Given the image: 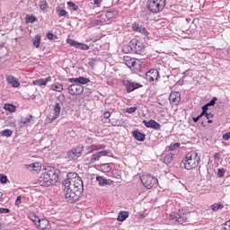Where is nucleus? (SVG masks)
Instances as JSON below:
<instances>
[{
  "instance_id": "6e6552de",
  "label": "nucleus",
  "mask_w": 230,
  "mask_h": 230,
  "mask_svg": "<svg viewBox=\"0 0 230 230\" xmlns=\"http://www.w3.org/2000/svg\"><path fill=\"white\" fill-rule=\"evenodd\" d=\"M146 80L150 85H157V82H159V71L156 69L149 70L146 73Z\"/></svg>"
},
{
  "instance_id": "4d7b16f0",
  "label": "nucleus",
  "mask_w": 230,
  "mask_h": 230,
  "mask_svg": "<svg viewBox=\"0 0 230 230\" xmlns=\"http://www.w3.org/2000/svg\"><path fill=\"white\" fill-rule=\"evenodd\" d=\"M105 119H109L111 118V112L110 111H105L103 114Z\"/></svg>"
},
{
  "instance_id": "de8ad7c7",
  "label": "nucleus",
  "mask_w": 230,
  "mask_h": 230,
  "mask_svg": "<svg viewBox=\"0 0 230 230\" xmlns=\"http://www.w3.org/2000/svg\"><path fill=\"white\" fill-rule=\"evenodd\" d=\"M97 154L99 155V157H106L107 155H109V151H99L97 152Z\"/></svg>"
},
{
  "instance_id": "37998d69",
  "label": "nucleus",
  "mask_w": 230,
  "mask_h": 230,
  "mask_svg": "<svg viewBox=\"0 0 230 230\" xmlns=\"http://www.w3.org/2000/svg\"><path fill=\"white\" fill-rule=\"evenodd\" d=\"M93 150L95 152H98V150H103L105 148V146L103 145H93Z\"/></svg>"
},
{
  "instance_id": "c756f323",
  "label": "nucleus",
  "mask_w": 230,
  "mask_h": 230,
  "mask_svg": "<svg viewBox=\"0 0 230 230\" xmlns=\"http://www.w3.org/2000/svg\"><path fill=\"white\" fill-rule=\"evenodd\" d=\"M12 134H13V131H12L11 129H4L0 132V136H2L3 137H12Z\"/></svg>"
},
{
  "instance_id": "7c9ffc66",
  "label": "nucleus",
  "mask_w": 230,
  "mask_h": 230,
  "mask_svg": "<svg viewBox=\"0 0 230 230\" xmlns=\"http://www.w3.org/2000/svg\"><path fill=\"white\" fill-rule=\"evenodd\" d=\"M212 211H218V209H224V204L222 203H214L210 206Z\"/></svg>"
},
{
  "instance_id": "f3484780",
  "label": "nucleus",
  "mask_w": 230,
  "mask_h": 230,
  "mask_svg": "<svg viewBox=\"0 0 230 230\" xmlns=\"http://www.w3.org/2000/svg\"><path fill=\"white\" fill-rule=\"evenodd\" d=\"M96 181L99 183V186H111V184H114V181L112 180H107L103 176H97Z\"/></svg>"
},
{
  "instance_id": "f8f14e48",
  "label": "nucleus",
  "mask_w": 230,
  "mask_h": 230,
  "mask_svg": "<svg viewBox=\"0 0 230 230\" xmlns=\"http://www.w3.org/2000/svg\"><path fill=\"white\" fill-rule=\"evenodd\" d=\"M36 226H38V229L40 230H50L51 225L49 224V221L48 219H39L36 223Z\"/></svg>"
},
{
  "instance_id": "69168bd1",
  "label": "nucleus",
  "mask_w": 230,
  "mask_h": 230,
  "mask_svg": "<svg viewBox=\"0 0 230 230\" xmlns=\"http://www.w3.org/2000/svg\"><path fill=\"white\" fill-rule=\"evenodd\" d=\"M146 217V216L145 214L140 213L138 218H145Z\"/></svg>"
},
{
  "instance_id": "09e8293b",
  "label": "nucleus",
  "mask_w": 230,
  "mask_h": 230,
  "mask_svg": "<svg viewBox=\"0 0 230 230\" xmlns=\"http://www.w3.org/2000/svg\"><path fill=\"white\" fill-rule=\"evenodd\" d=\"M22 196H18L16 198V201H15V207L19 208V206H21V204L22 203Z\"/></svg>"
},
{
  "instance_id": "4be33fe9",
  "label": "nucleus",
  "mask_w": 230,
  "mask_h": 230,
  "mask_svg": "<svg viewBox=\"0 0 230 230\" xmlns=\"http://www.w3.org/2000/svg\"><path fill=\"white\" fill-rule=\"evenodd\" d=\"M68 93L74 96H78L84 93V87H68Z\"/></svg>"
},
{
  "instance_id": "412c9836",
  "label": "nucleus",
  "mask_w": 230,
  "mask_h": 230,
  "mask_svg": "<svg viewBox=\"0 0 230 230\" xmlns=\"http://www.w3.org/2000/svg\"><path fill=\"white\" fill-rule=\"evenodd\" d=\"M118 13H119V11L116 9L110 10L106 12L105 17L108 21H111V19H116L118 17Z\"/></svg>"
},
{
  "instance_id": "5fc2aeb1",
  "label": "nucleus",
  "mask_w": 230,
  "mask_h": 230,
  "mask_svg": "<svg viewBox=\"0 0 230 230\" xmlns=\"http://www.w3.org/2000/svg\"><path fill=\"white\" fill-rule=\"evenodd\" d=\"M224 141H229L230 139V131L225 135H223Z\"/></svg>"
},
{
  "instance_id": "a211bd4d",
  "label": "nucleus",
  "mask_w": 230,
  "mask_h": 230,
  "mask_svg": "<svg viewBox=\"0 0 230 230\" xmlns=\"http://www.w3.org/2000/svg\"><path fill=\"white\" fill-rule=\"evenodd\" d=\"M169 102L177 105L181 102V93L178 92H172L169 95Z\"/></svg>"
},
{
  "instance_id": "20e7f679",
  "label": "nucleus",
  "mask_w": 230,
  "mask_h": 230,
  "mask_svg": "<svg viewBox=\"0 0 230 230\" xmlns=\"http://www.w3.org/2000/svg\"><path fill=\"white\" fill-rule=\"evenodd\" d=\"M146 6L150 13H160L166 6V0H147Z\"/></svg>"
},
{
  "instance_id": "052dcab7",
  "label": "nucleus",
  "mask_w": 230,
  "mask_h": 230,
  "mask_svg": "<svg viewBox=\"0 0 230 230\" xmlns=\"http://www.w3.org/2000/svg\"><path fill=\"white\" fill-rule=\"evenodd\" d=\"M202 118V116H198V117H194L193 119H192V121H194V123H197L198 121H199V119H200Z\"/></svg>"
},
{
  "instance_id": "aec40b11",
  "label": "nucleus",
  "mask_w": 230,
  "mask_h": 230,
  "mask_svg": "<svg viewBox=\"0 0 230 230\" xmlns=\"http://www.w3.org/2000/svg\"><path fill=\"white\" fill-rule=\"evenodd\" d=\"M98 161H100V155H98V152L86 157V163L88 164H94L98 163Z\"/></svg>"
},
{
  "instance_id": "b1692460",
  "label": "nucleus",
  "mask_w": 230,
  "mask_h": 230,
  "mask_svg": "<svg viewBox=\"0 0 230 230\" xmlns=\"http://www.w3.org/2000/svg\"><path fill=\"white\" fill-rule=\"evenodd\" d=\"M48 82H51V76H49L46 79H39V80L33 81L32 84L33 85L42 86V85H46Z\"/></svg>"
},
{
  "instance_id": "473e14b6",
  "label": "nucleus",
  "mask_w": 230,
  "mask_h": 230,
  "mask_svg": "<svg viewBox=\"0 0 230 230\" xmlns=\"http://www.w3.org/2000/svg\"><path fill=\"white\" fill-rule=\"evenodd\" d=\"M34 48H40V35H36L33 40Z\"/></svg>"
},
{
  "instance_id": "9d476101",
  "label": "nucleus",
  "mask_w": 230,
  "mask_h": 230,
  "mask_svg": "<svg viewBox=\"0 0 230 230\" xmlns=\"http://www.w3.org/2000/svg\"><path fill=\"white\" fill-rule=\"evenodd\" d=\"M188 215H190V212L184 208H181L175 215L174 220L178 222V224H184V222H187L188 220Z\"/></svg>"
},
{
  "instance_id": "39448f33",
  "label": "nucleus",
  "mask_w": 230,
  "mask_h": 230,
  "mask_svg": "<svg viewBox=\"0 0 230 230\" xmlns=\"http://www.w3.org/2000/svg\"><path fill=\"white\" fill-rule=\"evenodd\" d=\"M140 181L143 186H145V188H146L147 190H152V188H157L159 184V180H157V178H155L152 174H143L140 177Z\"/></svg>"
},
{
  "instance_id": "c85d7f7f",
  "label": "nucleus",
  "mask_w": 230,
  "mask_h": 230,
  "mask_svg": "<svg viewBox=\"0 0 230 230\" xmlns=\"http://www.w3.org/2000/svg\"><path fill=\"white\" fill-rule=\"evenodd\" d=\"M26 24H33V22H37V17L33 15H27L25 17Z\"/></svg>"
},
{
  "instance_id": "8fccbe9b",
  "label": "nucleus",
  "mask_w": 230,
  "mask_h": 230,
  "mask_svg": "<svg viewBox=\"0 0 230 230\" xmlns=\"http://www.w3.org/2000/svg\"><path fill=\"white\" fill-rule=\"evenodd\" d=\"M208 107H209V105H208V103L207 104H205L204 106H202V112L200 113V116H204V114H207V112H208Z\"/></svg>"
},
{
  "instance_id": "49530a36",
  "label": "nucleus",
  "mask_w": 230,
  "mask_h": 230,
  "mask_svg": "<svg viewBox=\"0 0 230 230\" xmlns=\"http://www.w3.org/2000/svg\"><path fill=\"white\" fill-rule=\"evenodd\" d=\"M47 39H49V40H55V39H58V37H57V35H55L51 32H48Z\"/></svg>"
},
{
  "instance_id": "e433bc0d",
  "label": "nucleus",
  "mask_w": 230,
  "mask_h": 230,
  "mask_svg": "<svg viewBox=\"0 0 230 230\" xmlns=\"http://www.w3.org/2000/svg\"><path fill=\"white\" fill-rule=\"evenodd\" d=\"M29 218L30 220H31V222H35L36 224L39 221V217H37V215H35V213H30Z\"/></svg>"
},
{
  "instance_id": "4c0bfd02",
  "label": "nucleus",
  "mask_w": 230,
  "mask_h": 230,
  "mask_svg": "<svg viewBox=\"0 0 230 230\" xmlns=\"http://www.w3.org/2000/svg\"><path fill=\"white\" fill-rule=\"evenodd\" d=\"M180 146H181L180 143H174V144L169 146V150L171 152H173L174 150H177V148H179Z\"/></svg>"
},
{
  "instance_id": "9b49d317",
  "label": "nucleus",
  "mask_w": 230,
  "mask_h": 230,
  "mask_svg": "<svg viewBox=\"0 0 230 230\" xmlns=\"http://www.w3.org/2000/svg\"><path fill=\"white\" fill-rule=\"evenodd\" d=\"M66 42L69 44V46L76 48V49H82V51H87V49H89V45L85 43H80L73 39H67Z\"/></svg>"
},
{
  "instance_id": "c9c22d12",
  "label": "nucleus",
  "mask_w": 230,
  "mask_h": 230,
  "mask_svg": "<svg viewBox=\"0 0 230 230\" xmlns=\"http://www.w3.org/2000/svg\"><path fill=\"white\" fill-rule=\"evenodd\" d=\"M123 53H131L133 50L132 46L126 45L122 48Z\"/></svg>"
},
{
  "instance_id": "79ce46f5",
  "label": "nucleus",
  "mask_w": 230,
  "mask_h": 230,
  "mask_svg": "<svg viewBox=\"0 0 230 230\" xmlns=\"http://www.w3.org/2000/svg\"><path fill=\"white\" fill-rule=\"evenodd\" d=\"M0 182L6 184V182H8V177L4 174H0Z\"/></svg>"
},
{
  "instance_id": "6e6d98bb",
  "label": "nucleus",
  "mask_w": 230,
  "mask_h": 230,
  "mask_svg": "<svg viewBox=\"0 0 230 230\" xmlns=\"http://www.w3.org/2000/svg\"><path fill=\"white\" fill-rule=\"evenodd\" d=\"M0 213H1V214L10 213V209H9V208H0Z\"/></svg>"
},
{
  "instance_id": "c03bdc74",
  "label": "nucleus",
  "mask_w": 230,
  "mask_h": 230,
  "mask_svg": "<svg viewBox=\"0 0 230 230\" xmlns=\"http://www.w3.org/2000/svg\"><path fill=\"white\" fill-rule=\"evenodd\" d=\"M137 111V107H130L126 110V112H128V114H134Z\"/></svg>"
},
{
  "instance_id": "338daca9",
  "label": "nucleus",
  "mask_w": 230,
  "mask_h": 230,
  "mask_svg": "<svg viewBox=\"0 0 230 230\" xmlns=\"http://www.w3.org/2000/svg\"><path fill=\"white\" fill-rule=\"evenodd\" d=\"M208 123H213V120L208 119Z\"/></svg>"
},
{
  "instance_id": "f03ea898",
  "label": "nucleus",
  "mask_w": 230,
  "mask_h": 230,
  "mask_svg": "<svg viewBox=\"0 0 230 230\" xmlns=\"http://www.w3.org/2000/svg\"><path fill=\"white\" fill-rule=\"evenodd\" d=\"M58 175L60 171L55 167H47L44 172L39 177V182L40 186H53L56 182H58Z\"/></svg>"
},
{
  "instance_id": "13d9d810",
  "label": "nucleus",
  "mask_w": 230,
  "mask_h": 230,
  "mask_svg": "<svg viewBox=\"0 0 230 230\" xmlns=\"http://www.w3.org/2000/svg\"><path fill=\"white\" fill-rule=\"evenodd\" d=\"M136 89H137V87H128L127 93H132L133 91H136Z\"/></svg>"
},
{
  "instance_id": "ea45409f",
  "label": "nucleus",
  "mask_w": 230,
  "mask_h": 230,
  "mask_svg": "<svg viewBox=\"0 0 230 230\" xmlns=\"http://www.w3.org/2000/svg\"><path fill=\"white\" fill-rule=\"evenodd\" d=\"M40 10H46V8H48V2H46V0L40 1Z\"/></svg>"
},
{
  "instance_id": "a18cd8bd",
  "label": "nucleus",
  "mask_w": 230,
  "mask_h": 230,
  "mask_svg": "<svg viewBox=\"0 0 230 230\" xmlns=\"http://www.w3.org/2000/svg\"><path fill=\"white\" fill-rule=\"evenodd\" d=\"M224 175H226V169L224 168L217 169V176L224 177Z\"/></svg>"
},
{
  "instance_id": "393cba45",
  "label": "nucleus",
  "mask_w": 230,
  "mask_h": 230,
  "mask_svg": "<svg viewBox=\"0 0 230 230\" xmlns=\"http://www.w3.org/2000/svg\"><path fill=\"white\" fill-rule=\"evenodd\" d=\"M132 136L135 137V139H137V141H145L146 136L144 133L135 130L132 132Z\"/></svg>"
},
{
  "instance_id": "1a4fd4ad",
  "label": "nucleus",
  "mask_w": 230,
  "mask_h": 230,
  "mask_svg": "<svg viewBox=\"0 0 230 230\" xmlns=\"http://www.w3.org/2000/svg\"><path fill=\"white\" fill-rule=\"evenodd\" d=\"M129 44L131 46V49H133V51H135L137 55H141V52L145 51V44L138 40L133 39Z\"/></svg>"
},
{
  "instance_id": "4468645a",
  "label": "nucleus",
  "mask_w": 230,
  "mask_h": 230,
  "mask_svg": "<svg viewBox=\"0 0 230 230\" xmlns=\"http://www.w3.org/2000/svg\"><path fill=\"white\" fill-rule=\"evenodd\" d=\"M7 84L12 85V87H20L21 83H19V79L12 75H8L5 76Z\"/></svg>"
},
{
  "instance_id": "5701e85b",
  "label": "nucleus",
  "mask_w": 230,
  "mask_h": 230,
  "mask_svg": "<svg viewBox=\"0 0 230 230\" xmlns=\"http://www.w3.org/2000/svg\"><path fill=\"white\" fill-rule=\"evenodd\" d=\"M122 84L125 85V87H143V85H141L137 83H134L128 79L122 80Z\"/></svg>"
},
{
  "instance_id": "2eb2a0df",
  "label": "nucleus",
  "mask_w": 230,
  "mask_h": 230,
  "mask_svg": "<svg viewBox=\"0 0 230 230\" xmlns=\"http://www.w3.org/2000/svg\"><path fill=\"white\" fill-rule=\"evenodd\" d=\"M143 123L147 128H154L155 130H159V128H161V124L154 119H151L149 121L143 120Z\"/></svg>"
},
{
  "instance_id": "6ab92c4d",
  "label": "nucleus",
  "mask_w": 230,
  "mask_h": 230,
  "mask_svg": "<svg viewBox=\"0 0 230 230\" xmlns=\"http://www.w3.org/2000/svg\"><path fill=\"white\" fill-rule=\"evenodd\" d=\"M21 123L23 127H30V125H33V123H35V120H33V116L27 115L21 119Z\"/></svg>"
},
{
  "instance_id": "ddd939ff",
  "label": "nucleus",
  "mask_w": 230,
  "mask_h": 230,
  "mask_svg": "<svg viewBox=\"0 0 230 230\" xmlns=\"http://www.w3.org/2000/svg\"><path fill=\"white\" fill-rule=\"evenodd\" d=\"M132 28L134 31H137L138 33H141L145 37H148L149 35L148 31H146V29L139 23H136V22L133 23Z\"/></svg>"
},
{
  "instance_id": "864d4df0",
  "label": "nucleus",
  "mask_w": 230,
  "mask_h": 230,
  "mask_svg": "<svg viewBox=\"0 0 230 230\" xmlns=\"http://www.w3.org/2000/svg\"><path fill=\"white\" fill-rule=\"evenodd\" d=\"M222 230H230V220L226 222L225 226L222 227Z\"/></svg>"
},
{
  "instance_id": "72a5a7b5",
  "label": "nucleus",
  "mask_w": 230,
  "mask_h": 230,
  "mask_svg": "<svg viewBox=\"0 0 230 230\" xmlns=\"http://www.w3.org/2000/svg\"><path fill=\"white\" fill-rule=\"evenodd\" d=\"M4 109H5V111H8L9 112H15L16 108L13 104H4Z\"/></svg>"
},
{
  "instance_id": "3c124183",
  "label": "nucleus",
  "mask_w": 230,
  "mask_h": 230,
  "mask_svg": "<svg viewBox=\"0 0 230 230\" xmlns=\"http://www.w3.org/2000/svg\"><path fill=\"white\" fill-rule=\"evenodd\" d=\"M58 13L59 17H66V15H67V12L64 9L58 11Z\"/></svg>"
},
{
  "instance_id": "e2e57ef3",
  "label": "nucleus",
  "mask_w": 230,
  "mask_h": 230,
  "mask_svg": "<svg viewBox=\"0 0 230 230\" xmlns=\"http://www.w3.org/2000/svg\"><path fill=\"white\" fill-rule=\"evenodd\" d=\"M64 88L63 87H55L53 88V91H58V92H60V91H63Z\"/></svg>"
},
{
  "instance_id": "f257e3e1",
  "label": "nucleus",
  "mask_w": 230,
  "mask_h": 230,
  "mask_svg": "<svg viewBox=\"0 0 230 230\" xmlns=\"http://www.w3.org/2000/svg\"><path fill=\"white\" fill-rule=\"evenodd\" d=\"M65 199L70 204L78 202L84 193V181L76 172H70L63 181Z\"/></svg>"
},
{
  "instance_id": "423d86ee",
  "label": "nucleus",
  "mask_w": 230,
  "mask_h": 230,
  "mask_svg": "<svg viewBox=\"0 0 230 230\" xmlns=\"http://www.w3.org/2000/svg\"><path fill=\"white\" fill-rule=\"evenodd\" d=\"M123 62L132 71H141V61L130 56H124Z\"/></svg>"
},
{
  "instance_id": "a878e982",
  "label": "nucleus",
  "mask_w": 230,
  "mask_h": 230,
  "mask_svg": "<svg viewBox=\"0 0 230 230\" xmlns=\"http://www.w3.org/2000/svg\"><path fill=\"white\" fill-rule=\"evenodd\" d=\"M130 215L128 211H121L119 212L117 220L118 222H125L127 220V217Z\"/></svg>"
},
{
  "instance_id": "0e129e2a",
  "label": "nucleus",
  "mask_w": 230,
  "mask_h": 230,
  "mask_svg": "<svg viewBox=\"0 0 230 230\" xmlns=\"http://www.w3.org/2000/svg\"><path fill=\"white\" fill-rule=\"evenodd\" d=\"M94 4H102V0H93Z\"/></svg>"
},
{
  "instance_id": "603ef678",
  "label": "nucleus",
  "mask_w": 230,
  "mask_h": 230,
  "mask_svg": "<svg viewBox=\"0 0 230 230\" xmlns=\"http://www.w3.org/2000/svg\"><path fill=\"white\" fill-rule=\"evenodd\" d=\"M87 148H88L89 151L87 152L86 155H89V154H93V152H96V150L94 149L93 145L88 146Z\"/></svg>"
},
{
  "instance_id": "58836bf2",
  "label": "nucleus",
  "mask_w": 230,
  "mask_h": 230,
  "mask_svg": "<svg viewBox=\"0 0 230 230\" xmlns=\"http://www.w3.org/2000/svg\"><path fill=\"white\" fill-rule=\"evenodd\" d=\"M217 100H218V99H217V97H213V98L210 100V102H208L207 103V105H208V107H215V105H216Z\"/></svg>"
},
{
  "instance_id": "f704fd0d",
  "label": "nucleus",
  "mask_w": 230,
  "mask_h": 230,
  "mask_svg": "<svg viewBox=\"0 0 230 230\" xmlns=\"http://www.w3.org/2000/svg\"><path fill=\"white\" fill-rule=\"evenodd\" d=\"M29 168H32L34 172H40V164L39 163H34L30 164Z\"/></svg>"
},
{
  "instance_id": "dca6fc26",
  "label": "nucleus",
  "mask_w": 230,
  "mask_h": 230,
  "mask_svg": "<svg viewBox=\"0 0 230 230\" xmlns=\"http://www.w3.org/2000/svg\"><path fill=\"white\" fill-rule=\"evenodd\" d=\"M69 82H71V84H75L76 85H78V84L85 85V84H89L91 80L84 76H79L77 78H70Z\"/></svg>"
},
{
  "instance_id": "cd10ccee",
  "label": "nucleus",
  "mask_w": 230,
  "mask_h": 230,
  "mask_svg": "<svg viewBox=\"0 0 230 230\" xmlns=\"http://www.w3.org/2000/svg\"><path fill=\"white\" fill-rule=\"evenodd\" d=\"M100 168H101L102 172H103L104 173H109V172H111V170H112V168H111V164H102L100 165Z\"/></svg>"
},
{
  "instance_id": "a19ab883",
  "label": "nucleus",
  "mask_w": 230,
  "mask_h": 230,
  "mask_svg": "<svg viewBox=\"0 0 230 230\" xmlns=\"http://www.w3.org/2000/svg\"><path fill=\"white\" fill-rule=\"evenodd\" d=\"M67 4L74 12L78 10V5H76L74 2H68Z\"/></svg>"
},
{
  "instance_id": "7ed1b4c3",
  "label": "nucleus",
  "mask_w": 230,
  "mask_h": 230,
  "mask_svg": "<svg viewBox=\"0 0 230 230\" xmlns=\"http://www.w3.org/2000/svg\"><path fill=\"white\" fill-rule=\"evenodd\" d=\"M200 163V156L195 151L189 152L182 162L181 163V167L185 170H193L197 168Z\"/></svg>"
},
{
  "instance_id": "bf43d9fd",
  "label": "nucleus",
  "mask_w": 230,
  "mask_h": 230,
  "mask_svg": "<svg viewBox=\"0 0 230 230\" xmlns=\"http://www.w3.org/2000/svg\"><path fill=\"white\" fill-rule=\"evenodd\" d=\"M214 159H216L217 161H220V153H216L214 155Z\"/></svg>"
},
{
  "instance_id": "2f4dec72",
  "label": "nucleus",
  "mask_w": 230,
  "mask_h": 230,
  "mask_svg": "<svg viewBox=\"0 0 230 230\" xmlns=\"http://www.w3.org/2000/svg\"><path fill=\"white\" fill-rule=\"evenodd\" d=\"M173 161V154H168L164 158V163L165 164H170Z\"/></svg>"
},
{
  "instance_id": "0eeeda50",
  "label": "nucleus",
  "mask_w": 230,
  "mask_h": 230,
  "mask_svg": "<svg viewBox=\"0 0 230 230\" xmlns=\"http://www.w3.org/2000/svg\"><path fill=\"white\" fill-rule=\"evenodd\" d=\"M84 153V146H78L75 148L70 149L66 155V159L68 161H76L79 157H82Z\"/></svg>"
},
{
  "instance_id": "bb28decb",
  "label": "nucleus",
  "mask_w": 230,
  "mask_h": 230,
  "mask_svg": "<svg viewBox=\"0 0 230 230\" xmlns=\"http://www.w3.org/2000/svg\"><path fill=\"white\" fill-rule=\"evenodd\" d=\"M60 103H56V106L54 108V116L52 117L51 120L55 121V119H57V118H58V116H60Z\"/></svg>"
},
{
  "instance_id": "680f3d73",
  "label": "nucleus",
  "mask_w": 230,
  "mask_h": 230,
  "mask_svg": "<svg viewBox=\"0 0 230 230\" xmlns=\"http://www.w3.org/2000/svg\"><path fill=\"white\" fill-rule=\"evenodd\" d=\"M203 116H206L207 119H209V118H213V114L208 113V112L206 114H204Z\"/></svg>"
}]
</instances>
